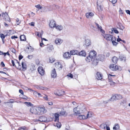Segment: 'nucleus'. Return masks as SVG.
Segmentation results:
<instances>
[{
  "instance_id": "1",
  "label": "nucleus",
  "mask_w": 130,
  "mask_h": 130,
  "mask_svg": "<svg viewBox=\"0 0 130 130\" xmlns=\"http://www.w3.org/2000/svg\"><path fill=\"white\" fill-rule=\"evenodd\" d=\"M103 36L106 40L112 42L113 45L116 46L118 43L116 42V38L115 37H113L112 35L108 34H104Z\"/></svg>"
},
{
  "instance_id": "2",
  "label": "nucleus",
  "mask_w": 130,
  "mask_h": 130,
  "mask_svg": "<svg viewBox=\"0 0 130 130\" xmlns=\"http://www.w3.org/2000/svg\"><path fill=\"white\" fill-rule=\"evenodd\" d=\"M96 54V52L94 50L90 51L89 56L85 59L87 62H89L91 61L93 59L95 58Z\"/></svg>"
},
{
  "instance_id": "3",
  "label": "nucleus",
  "mask_w": 130,
  "mask_h": 130,
  "mask_svg": "<svg viewBox=\"0 0 130 130\" xmlns=\"http://www.w3.org/2000/svg\"><path fill=\"white\" fill-rule=\"evenodd\" d=\"M38 115H42L45 113L46 111L43 106H39L37 107Z\"/></svg>"
},
{
  "instance_id": "4",
  "label": "nucleus",
  "mask_w": 130,
  "mask_h": 130,
  "mask_svg": "<svg viewBox=\"0 0 130 130\" xmlns=\"http://www.w3.org/2000/svg\"><path fill=\"white\" fill-rule=\"evenodd\" d=\"M122 98V96L121 95L117 94L112 95L111 98L109 99V100L110 101H113L114 100L121 99Z\"/></svg>"
},
{
  "instance_id": "5",
  "label": "nucleus",
  "mask_w": 130,
  "mask_h": 130,
  "mask_svg": "<svg viewBox=\"0 0 130 130\" xmlns=\"http://www.w3.org/2000/svg\"><path fill=\"white\" fill-rule=\"evenodd\" d=\"M77 109H79V114L83 113L86 110L85 106L83 104H80L78 105Z\"/></svg>"
},
{
  "instance_id": "6",
  "label": "nucleus",
  "mask_w": 130,
  "mask_h": 130,
  "mask_svg": "<svg viewBox=\"0 0 130 130\" xmlns=\"http://www.w3.org/2000/svg\"><path fill=\"white\" fill-rule=\"evenodd\" d=\"M39 121L41 122H48L50 121L49 119H48L45 117L44 116H40L38 120Z\"/></svg>"
},
{
  "instance_id": "7",
  "label": "nucleus",
  "mask_w": 130,
  "mask_h": 130,
  "mask_svg": "<svg viewBox=\"0 0 130 130\" xmlns=\"http://www.w3.org/2000/svg\"><path fill=\"white\" fill-rule=\"evenodd\" d=\"M2 16L4 18V19H5L6 21H7L10 22V18L8 14L6 13H3Z\"/></svg>"
},
{
  "instance_id": "8",
  "label": "nucleus",
  "mask_w": 130,
  "mask_h": 130,
  "mask_svg": "<svg viewBox=\"0 0 130 130\" xmlns=\"http://www.w3.org/2000/svg\"><path fill=\"white\" fill-rule=\"evenodd\" d=\"M101 0H98L97 2V7L98 10L99 11H101L102 10V7L100 3H101L102 1L100 2Z\"/></svg>"
},
{
  "instance_id": "9",
  "label": "nucleus",
  "mask_w": 130,
  "mask_h": 130,
  "mask_svg": "<svg viewBox=\"0 0 130 130\" xmlns=\"http://www.w3.org/2000/svg\"><path fill=\"white\" fill-rule=\"evenodd\" d=\"M38 71L39 74L42 76L45 73V71L43 68L40 67L38 68Z\"/></svg>"
},
{
  "instance_id": "10",
  "label": "nucleus",
  "mask_w": 130,
  "mask_h": 130,
  "mask_svg": "<svg viewBox=\"0 0 130 130\" xmlns=\"http://www.w3.org/2000/svg\"><path fill=\"white\" fill-rule=\"evenodd\" d=\"M49 24L50 27L51 28L56 27V22L53 20H51L50 21Z\"/></svg>"
},
{
  "instance_id": "11",
  "label": "nucleus",
  "mask_w": 130,
  "mask_h": 130,
  "mask_svg": "<svg viewBox=\"0 0 130 130\" xmlns=\"http://www.w3.org/2000/svg\"><path fill=\"white\" fill-rule=\"evenodd\" d=\"M110 69L113 71H116L118 70V66L116 65L111 64L110 67Z\"/></svg>"
},
{
  "instance_id": "12",
  "label": "nucleus",
  "mask_w": 130,
  "mask_h": 130,
  "mask_svg": "<svg viewBox=\"0 0 130 130\" xmlns=\"http://www.w3.org/2000/svg\"><path fill=\"white\" fill-rule=\"evenodd\" d=\"M37 108L36 109L34 107H32L30 108V111L32 113L36 115H38Z\"/></svg>"
},
{
  "instance_id": "13",
  "label": "nucleus",
  "mask_w": 130,
  "mask_h": 130,
  "mask_svg": "<svg viewBox=\"0 0 130 130\" xmlns=\"http://www.w3.org/2000/svg\"><path fill=\"white\" fill-rule=\"evenodd\" d=\"M63 42V40L61 39L57 38L55 40V42L56 44L60 45Z\"/></svg>"
},
{
  "instance_id": "14",
  "label": "nucleus",
  "mask_w": 130,
  "mask_h": 130,
  "mask_svg": "<svg viewBox=\"0 0 130 130\" xmlns=\"http://www.w3.org/2000/svg\"><path fill=\"white\" fill-rule=\"evenodd\" d=\"M55 66L56 68L59 70H60L62 68V66L61 63L59 62H57L55 63Z\"/></svg>"
},
{
  "instance_id": "15",
  "label": "nucleus",
  "mask_w": 130,
  "mask_h": 130,
  "mask_svg": "<svg viewBox=\"0 0 130 130\" xmlns=\"http://www.w3.org/2000/svg\"><path fill=\"white\" fill-rule=\"evenodd\" d=\"M71 56V53H70L69 52L65 53L63 55L64 58L67 59L69 58Z\"/></svg>"
},
{
  "instance_id": "16",
  "label": "nucleus",
  "mask_w": 130,
  "mask_h": 130,
  "mask_svg": "<svg viewBox=\"0 0 130 130\" xmlns=\"http://www.w3.org/2000/svg\"><path fill=\"white\" fill-rule=\"evenodd\" d=\"M96 78L98 80H101L102 78V75L100 72H98L96 76Z\"/></svg>"
},
{
  "instance_id": "17",
  "label": "nucleus",
  "mask_w": 130,
  "mask_h": 130,
  "mask_svg": "<svg viewBox=\"0 0 130 130\" xmlns=\"http://www.w3.org/2000/svg\"><path fill=\"white\" fill-rule=\"evenodd\" d=\"M91 43L90 40L87 39L86 40L85 43L84 45L85 46H88L90 45Z\"/></svg>"
},
{
  "instance_id": "18",
  "label": "nucleus",
  "mask_w": 130,
  "mask_h": 130,
  "mask_svg": "<svg viewBox=\"0 0 130 130\" xmlns=\"http://www.w3.org/2000/svg\"><path fill=\"white\" fill-rule=\"evenodd\" d=\"M51 75L53 78H55L56 77L57 74L55 69H54L52 71L51 73Z\"/></svg>"
},
{
  "instance_id": "19",
  "label": "nucleus",
  "mask_w": 130,
  "mask_h": 130,
  "mask_svg": "<svg viewBox=\"0 0 130 130\" xmlns=\"http://www.w3.org/2000/svg\"><path fill=\"white\" fill-rule=\"evenodd\" d=\"M33 48L30 46L29 47H28L26 48L25 51L26 52L29 53L33 52Z\"/></svg>"
},
{
  "instance_id": "20",
  "label": "nucleus",
  "mask_w": 130,
  "mask_h": 130,
  "mask_svg": "<svg viewBox=\"0 0 130 130\" xmlns=\"http://www.w3.org/2000/svg\"><path fill=\"white\" fill-rule=\"evenodd\" d=\"M92 61V63L93 66H96L97 65L99 62V60L97 58H94L91 61Z\"/></svg>"
},
{
  "instance_id": "21",
  "label": "nucleus",
  "mask_w": 130,
  "mask_h": 130,
  "mask_svg": "<svg viewBox=\"0 0 130 130\" xmlns=\"http://www.w3.org/2000/svg\"><path fill=\"white\" fill-rule=\"evenodd\" d=\"M104 56L102 54L99 55L97 57V58L98 60L101 61H103L104 60Z\"/></svg>"
},
{
  "instance_id": "22",
  "label": "nucleus",
  "mask_w": 130,
  "mask_h": 130,
  "mask_svg": "<svg viewBox=\"0 0 130 130\" xmlns=\"http://www.w3.org/2000/svg\"><path fill=\"white\" fill-rule=\"evenodd\" d=\"M60 115L58 113H56L55 114L54 116L55 117V119L54 121L55 122L58 121L59 120V117Z\"/></svg>"
},
{
  "instance_id": "23",
  "label": "nucleus",
  "mask_w": 130,
  "mask_h": 130,
  "mask_svg": "<svg viewBox=\"0 0 130 130\" xmlns=\"http://www.w3.org/2000/svg\"><path fill=\"white\" fill-rule=\"evenodd\" d=\"M21 64L23 70L25 71L27 68V66L26 63L24 62H22Z\"/></svg>"
},
{
  "instance_id": "24",
  "label": "nucleus",
  "mask_w": 130,
  "mask_h": 130,
  "mask_svg": "<svg viewBox=\"0 0 130 130\" xmlns=\"http://www.w3.org/2000/svg\"><path fill=\"white\" fill-rule=\"evenodd\" d=\"M93 15L94 14L92 12H88L86 14V16L87 18H89L90 17L93 16Z\"/></svg>"
},
{
  "instance_id": "25",
  "label": "nucleus",
  "mask_w": 130,
  "mask_h": 130,
  "mask_svg": "<svg viewBox=\"0 0 130 130\" xmlns=\"http://www.w3.org/2000/svg\"><path fill=\"white\" fill-rule=\"evenodd\" d=\"M119 59L121 61L124 60L125 61L126 59V57H125L123 55H121L119 57Z\"/></svg>"
},
{
  "instance_id": "26",
  "label": "nucleus",
  "mask_w": 130,
  "mask_h": 130,
  "mask_svg": "<svg viewBox=\"0 0 130 130\" xmlns=\"http://www.w3.org/2000/svg\"><path fill=\"white\" fill-rule=\"evenodd\" d=\"M77 118L80 120L86 119V117L84 115H79L77 117Z\"/></svg>"
},
{
  "instance_id": "27",
  "label": "nucleus",
  "mask_w": 130,
  "mask_h": 130,
  "mask_svg": "<svg viewBox=\"0 0 130 130\" xmlns=\"http://www.w3.org/2000/svg\"><path fill=\"white\" fill-rule=\"evenodd\" d=\"M78 54L79 55L85 57L86 55V53L84 51H82L80 52H79Z\"/></svg>"
},
{
  "instance_id": "28",
  "label": "nucleus",
  "mask_w": 130,
  "mask_h": 130,
  "mask_svg": "<svg viewBox=\"0 0 130 130\" xmlns=\"http://www.w3.org/2000/svg\"><path fill=\"white\" fill-rule=\"evenodd\" d=\"M78 53L79 52L76 50H72L70 51L71 54L72 55L78 54Z\"/></svg>"
},
{
  "instance_id": "29",
  "label": "nucleus",
  "mask_w": 130,
  "mask_h": 130,
  "mask_svg": "<svg viewBox=\"0 0 130 130\" xmlns=\"http://www.w3.org/2000/svg\"><path fill=\"white\" fill-rule=\"evenodd\" d=\"M78 107V106L74 108L73 110L74 113L76 114H79V109H77Z\"/></svg>"
},
{
  "instance_id": "30",
  "label": "nucleus",
  "mask_w": 130,
  "mask_h": 130,
  "mask_svg": "<svg viewBox=\"0 0 130 130\" xmlns=\"http://www.w3.org/2000/svg\"><path fill=\"white\" fill-rule=\"evenodd\" d=\"M118 60V59L116 56L113 57L112 58V62L115 64L117 63Z\"/></svg>"
},
{
  "instance_id": "31",
  "label": "nucleus",
  "mask_w": 130,
  "mask_h": 130,
  "mask_svg": "<svg viewBox=\"0 0 130 130\" xmlns=\"http://www.w3.org/2000/svg\"><path fill=\"white\" fill-rule=\"evenodd\" d=\"M56 122H57V123H55L54 124V125L57 126L58 128H60L61 125L60 123L58 121Z\"/></svg>"
},
{
  "instance_id": "32",
  "label": "nucleus",
  "mask_w": 130,
  "mask_h": 130,
  "mask_svg": "<svg viewBox=\"0 0 130 130\" xmlns=\"http://www.w3.org/2000/svg\"><path fill=\"white\" fill-rule=\"evenodd\" d=\"M59 114L61 116H66L67 115V113H66V111H60Z\"/></svg>"
},
{
  "instance_id": "33",
  "label": "nucleus",
  "mask_w": 130,
  "mask_h": 130,
  "mask_svg": "<svg viewBox=\"0 0 130 130\" xmlns=\"http://www.w3.org/2000/svg\"><path fill=\"white\" fill-rule=\"evenodd\" d=\"M120 127L119 124H115V125L113 127V129L114 130H117L119 129V128Z\"/></svg>"
},
{
  "instance_id": "34",
  "label": "nucleus",
  "mask_w": 130,
  "mask_h": 130,
  "mask_svg": "<svg viewBox=\"0 0 130 130\" xmlns=\"http://www.w3.org/2000/svg\"><path fill=\"white\" fill-rule=\"evenodd\" d=\"M56 28L57 30L61 31L63 29V27L61 25H58L57 26H56V27H55Z\"/></svg>"
},
{
  "instance_id": "35",
  "label": "nucleus",
  "mask_w": 130,
  "mask_h": 130,
  "mask_svg": "<svg viewBox=\"0 0 130 130\" xmlns=\"http://www.w3.org/2000/svg\"><path fill=\"white\" fill-rule=\"evenodd\" d=\"M20 38L21 41H24L26 40V37L24 35H22L20 37Z\"/></svg>"
},
{
  "instance_id": "36",
  "label": "nucleus",
  "mask_w": 130,
  "mask_h": 130,
  "mask_svg": "<svg viewBox=\"0 0 130 130\" xmlns=\"http://www.w3.org/2000/svg\"><path fill=\"white\" fill-rule=\"evenodd\" d=\"M55 59L54 58L52 57H51L49 58V62L50 63H53V62L55 61Z\"/></svg>"
},
{
  "instance_id": "37",
  "label": "nucleus",
  "mask_w": 130,
  "mask_h": 130,
  "mask_svg": "<svg viewBox=\"0 0 130 130\" xmlns=\"http://www.w3.org/2000/svg\"><path fill=\"white\" fill-rule=\"evenodd\" d=\"M47 50L49 52L53 49V48L52 46L50 45L47 47Z\"/></svg>"
},
{
  "instance_id": "38",
  "label": "nucleus",
  "mask_w": 130,
  "mask_h": 130,
  "mask_svg": "<svg viewBox=\"0 0 130 130\" xmlns=\"http://www.w3.org/2000/svg\"><path fill=\"white\" fill-rule=\"evenodd\" d=\"M24 104L28 106H33V104L30 102H25Z\"/></svg>"
},
{
  "instance_id": "39",
  "label": "nucleus",
  "mask_w": 130,
  "mask_h": 130,
  "mask_svg": "<svg viewBox=\"0 0 130 130\" xmlns=\"http://www.w3.org/2000/svg\"><path fill=\"white\" fill-rule=\"evenodd\" d=\"M103 128L104 129H105L106 128L107 130H110L109 127L108 126L107 124H104V125H103Z\"/></svg>"
},
{
  "instance_id": "40",
  "label": "nucleus",
  "mask_w": 130,
  "mask_h": 130,
  "mask_svg": "<svg viewBox=\"0 0 130 130\" xmlns=\"http://www.w3.org/2000/svg\"><path fill=\"white\" fill-rule=\"evenodd\" d=\"M98 28V30H100L102 33H104L105 32L102 29V27L100 25Z\"/></svg>"
},
{
  "instance_id": "41",
  "label": "nucleus",
  "mask_w": 130,
  "mask_h": 130,
  "mask_svg": "<svg viewBox=\"0 0 130 130\" xmlns=\"http://www.w3.org/2000/svg\"><path fill=\"white\" fill-rule=\"evenodd\" d=\"M16 61L17 62L18 64V67L17 68L19 70H21L22 69L21 66V64L17 60H16Z\"/></svg>"
},
{
  "instance_id": "42",
  "label": "nucleus",
  "mask_w": 130,
  "mask_h": 130,
  "mask_svg": "<svg viewBox=\"0 0 130 130\" xmlns=\"http://www.w3.org/2000/svg\"><path fill=\"white\" fill-rule=\"evenodd\" d=\"M91 112H88L86 117V119L92 116Z\"/></svg>"
},
{
  "instance_id": "43",
  "label": "nucleus",
  "mask_w": 130,
  "mask_h": 130,
  "mask_svg": "<svg viewBox=\"0 0 130 130\" xmlns=\"http://www.w3.org/2000/svg\"><path fill=\"white\" fill-rule=\"evenodd\" d=\"M64 93L65 92L64 91L61 90L60 91L59 93V96H61V95H64Z\"/></svg>"
},
{
  "instance_id": "44",
  "label": "nucleus",
  "mask_w": 130,
  "mask_h": 130,
  "mask_svg": "<svg viewBox=\"0 0 130 130\" xmlns=\"http://www.w3.org/2000/svg\"><path fill=\"white\" fill-rule=\"evenodd\" d=\"M38 88L39 89L43 90H46L47 89V88L44 87L42 86L39 87Z\"/></svg>"
},
{
  "instance_id": "45",
  "label": "nucleus",
  "mask_w": 130,
  "mask_h": 130,
  "mask_svg": "<svg viewBox=\"0 0 130 130\" xmlns=\"http://www.w3.org/2000/svg\"><path fill=\"white\" fill-rule=\"evenodd\" d=\"M109 82L110 85L112 86H114L115 85V83L113 82L112 80L109 81Z\"/></svg>"
},
{
  "instance_id": "46",
  "label": "nucleus",
  "mask_w": 130,
  "mask_h": 130,
  "mask_svg": "<svg viewBox=\"0 0 130 130\" xmlns=\"http://www.w3.org/2000/svg\"><path fill=\"white\" fill-rule=\"evenodd\" d=\"M35 6L36 8L38 9V10H39L40 9H41L43 8V7L42 6H41L39 4L36 5Z\"/></svg>"
},
{
  "instance_id": "47",
  "label": "nucleus",
  "mask_w": 130,
  "mask_h": 130,
  "mask_svg": "<svg viewBox=\"0 0 130 130\" xmlns=\"http://www.w3.org/2000/svg\"><path fill=\"white\" fill-rule=\"evenodd\" d=\"M16 23L18 25H19L21 23V21H20L19 20V19L18 18L16 19Z\"/></svg>"
},
{
  "instance_id": "48",
  "label": "nucleus",
  "mask_w": 130,
  "mask_h": 130,
  "mask_svg": "<svg viewBox=\"0 0 130 130\" xmlns=\"http://www.w3.org/2000/svg\"><path fill=\"white\" fill-rule=\"evenodd\" d=\"M34 94L36 96L37 95H38L39 96H40L41 97L42 96L41 95V94L37 92H35L34 93Z\"/></svg>"
},
{
  "instance_id": "49",
  "label": "nucleus",
  "mask_w": 130,
  "mask_h": 130,
  "mask_svg": "<svg viewBox=\"0 0 130 130\" xmlns=\"http://www.w3.org/2000/svg\"><path fill=\"white\" fill-rule=\"evenodd\" d=\"M43 99L47 101L48 100V96L46 95H44V96H43Z\"/></svg>"
},
{
  "instance_id": "50",
  "label": "nucleus",
  "mask_w": 130,
  "mask_h": 130,
  "mask_svg": "<svg viewBox=\"0 0 130 130\" xmlns=\"http://www.w3.org/2000/svg\"><path fill=\"white\" fill-rule=\"evenodd\" d=\"M0 36L2 39H5V36L3 34H0Z\"/></svg>"
},
{
  "instance_id": "51",
  "label": "nucleus",
  "mask_w": 130,
  "mask_h": 130,
  "mask_svg": "<svg viewBox=\"0 0 130 130\" xmlns=\"http://www.w3.org/2000/svg\"><path fill=\"white\" fill-rule=\"evenodd\" d=\"M113 30H112L114 31V32L116 34H118L119 33V31L116 28H113Z\"/></svg>"
},
{
  "instance_id": "52",
  "label": "nucleus",
  "mask_w": 130,
  "mask_h": 130,
  "mask_svg": "<svg viewBox=\"0 0 130 130\" xmlns=\"http://www.w3.org/2000/svg\"><path fill=\"white\" fill-rule=\"evenodd\" d=\"M109 1L112 2L113 4H115L117 2L116 0H109Z\"/></svg>"
},
{
  "instance_id": "53",
  "label": "nucleus",
  "mask_w": 130,
  "mask_h": 130,
  "mask_svg": "<svg viewBox=\"0 0 130 130\" xmlns=\"http://www.w3.org/2000/svg\"><path fill=\"white\" fill-rule=\"evenodd\" d=\"M67 76H68L69 77H70L71 78H72L73 77V75L72 74H71V73L68 74L67 75Z\"/></svg>"
},
{
  "instance_id": "54",
  "label": "nucleus",
  "mask_w": 130,
  "mask_h": 130,
  "mask_svg": "<svg viewBox=\"0 0 130 130\" xmlns=\"http://www.w3.org/2000/svg\"><path fill=\"white\" fill-rule=\"evenodd\" d=\"M35 23L34 22H32L29 23V24L31 26H34L35 25Z\"/></svg>"
},
{
  "instance_id": "55",
  "label": "nucleus",
  "mask_w": 130,
  "mask_h": 130,
  "mask_svg": "<svg viewBox=\"0 0 130 130\" xmlns=\"http://www.w3.org/2000/svg\"><path fill=\"white\" fill-rule=\"evenodd\" d=\"M108 77L109 81L112 80V77H111L110 75H108Z\"/></svg>"
},
{
  "instance_id": "56",
  "label": "nucleus",
  "mask_w": 130,
  "mask_h": 130,
  "mask_svg": "<svg viewBox=\"0 0 130 130\" xmlns=\"http://www.w3.org/2000/svg\"><path fill=\"white\" fill-rule=\"evenodd\" d=\"M26 128V127L24 126V127H20L19 128V130H20L21 129H23V130L25 129Z\"/></svg>"
},
{
  "instance_id": "57",
  "label": "nucleus",
  "mask_w": 130,
  "mask_h": 130,
  "mask_svg": "<svg viewBox=\"0 0 130 130\" xmlns=\"http://www.w3.org/2000/svg\"><path fill=\"white\" fill-rule=\"evenodd\" d=\"M23 57L21 55H20L19 57V59L20 60L23 58Z\"/></svg>"
},
{
  "instance_id": "58",
  "label": "nucleus",
  "mask_w": 130,
  "mask_h": 130,
  "mask_svg": "<svg viewBox=\"0 0 130 130\" xmlns=\"http://www.w3.org/2000/svg\"><path fill=\"white\" fill-rule=\"evenodd\" d=\"M43 32L42 31H41V32L40 33V37L41 38H42V36L43 35Z\"/></svg>"
},
{
  "instance_id": "59",
  "label": "nucleus",
  "mask_w": 130,
  "mask_h": 130,
  "mask_svg": "<svg viewBox=\"0 0 130 130\" xmlns=\"http://www.w3.org/2000/svg\"><path fill=\"white\" fill-rule=\"evenodd\" d=\"M11 62H12V65L13 66H15L16 67V66H15V63H14V61L13 60H11Z\"/></svg>"
},
{
  "instance_id": "60",
  "label": "nucleus",
  "mask_w": 130,
  "mask_h": 130,
  "mask_svg": "<svg viewBox=\"0 0 130 130\" xmlns=\"http://www.w3.org/2000/svg\"><path fill=\"white\" fill-rule=\"evenodd\" d=\"M18 38V37H17V36H11V38L12 39H14L15 38Z\"/></svg>"
},
{
  "instance_id": "61",
  "label": "nucleus",
  "mask_w": 130,
  "mask_h": 130,
  "mask_svg": "<svg viewBox=\"0 0 130 130\" xmlns=\"http://www.w3.org/2000/svg\"><path fill=\"white\" fill-rule=\"evenodd\" d=\"M11 51L13 53H15V50L13 48L11 49Z\"/></svg>"
},
{
  "instance_id": "62",
  "label": "nucleus",
  "mask_w": 130,
  "mask_h": 130,
  "mask_svg": "<svg viewBox=\"0 0 130 130\" xmlns=\"http://www.w3.org/2000/svg\"><path fill=\"white\" fill-rule=\"evenodd\" d=\"M1 64L2 67H5V65L3 62H1Z\"/></svg>"
},
{
  "instance_id": "63",
  "label": "nucleus",
  "mask_w": 130,
  "mask_h": 130,
  "mask_svg": "<svg viewBox=\"0 0 130 130\" xmlns=\"http://www.w3.org/2000/svg\"><path fill=\"white\" fill-rule=\"evenodd\" d=\"M19 92L21 94H23L24 93L23 91L21 89L19 90Z\"/></svg>"
},
{
  "instance_id": "64",
  "label": "nucleus",
  "mask_w": 130,
  "mask_h": 130,
  "mask_svg": "<svg viewBox=\"0 0 130 130\" xmlns=\"http://www.w3.org/2000/svg\"><path fill=\"white\" fill-rule=\"evenodd\" d=\"M126 12L127 13L130 15V11L128 10H126Z\"/></svg>"
}]
</instances>
